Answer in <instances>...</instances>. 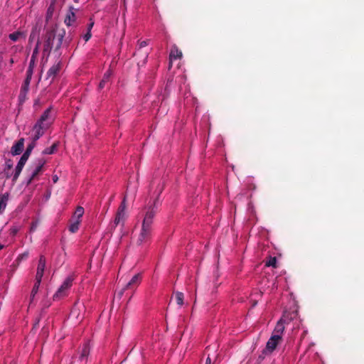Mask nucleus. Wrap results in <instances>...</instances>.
<instances>
[{"instance_id": "f257e3e1", "label": "nucleus", "mask_w": 364, "mask_h": 364, "mask_svg": "<svg viewBox=\"0 0 364 364\" xmlns=\"http://www.w3.org/2000/svg\"><path fill=\"white\" fill-rule=\"evenodd\" d=\"M53 122V117L51 114V109H47L41 115L39 120L34 125L33 131L35 132L33 140L36 141L47 130Z\"/></svg>"}, {"instance_id": "f03ea898", "label": "nucleus", "mask_w": 364, "mask_h": 364, "mask_svg": "<svg viewBox=\"0 0 364 364\" xmlns=\"http://www.w3.org/2000/svg\"><path fill=\"white\" fill-rule=\"evenodd\" d=\"M84 213L83 207L78 205L75 208L70 218V232L75 233L79 230Z\"/></svg>"}, {"instance_id": "7ed1b4c3", "label": "nucleus", "mask_w": 364, "mask_h": 364, "mask_svg": "<svg viewBox=\"0 0 364 364\" xmlns=\"http://www.w3.org/2000/svg\"><path fill=\"white\" fill-rule=\"evenodd\" d=\"M159 208V196L156 198L154 203L147 208L144 220L143 225L152 227L153 219L158 212Z\"/></svg>"}, {"instance_id": "20e7f679", "label": "nucleus", "mask_w": 364, "mask_h": 364, "mask_svg": "<svg viewBox=\"0 0 364 364\" xmlns=\"http://www.w3.org/2000/svg\"><path fill=\"white\" fill-rule=\"evenodd\" d=\"M141 278L139 274H135L131 280L117 294L118 299H121L125 291H131V295L129 296V299H131L133 291L137 288L141 282Z\"/></svg>"}, {"instance_id": "39448f33", "label": "nucleus", "mask_w": 364, "mask_h": 364, "mask_svg": "<svg viewBox=\"0 0 364 364\" xmlns=\"http://www.w3.org/2000/svg\"><path fill=\"white\" fill-rule=\"evenodd\" d=\"M152 228L145 225H141L140 233L136 240L138 245H147L151 239Z\"/></svg>"}, {"instance_id": "423d86ee", "label": "nucleus", "mask_w": 364, "mask_h": 364, "mask_svg": "<svg viewBox=\"0 0 364 364\" xmlns=\"http://www.w3.org/2000/svg\"><path fill=\"white\" fill-rule=\"evenodd\" d=\"M55 38V33L53 30L48 31L46 33L43 38V53L48 55L54 46V41Z\"/></svg>"}, {"instance_id": "0eeeda50", "label": "nucleus", "mask_w": 364, "mask_h": 364, "mask_svg": "<svg viewBox=\"0 0 364 364\" xmlns=\"http://www.w3.org/2000/svg\"><path fill=\"white\" fill-rule=\"evenodd\" d=\"M45 164L46 160L43 158H39L35 161L33 166L31 167V173L28 183H31V181L40 173Z\"/></svg>"}, {"instance_id": "6e6552de", "label": "nucleus", "mask_w": 364, "mask_h": 364, "mask_svg": "<svg viewBox=\"0 0 364 364\" xmlns=\"http://www.w3.org/2000/svg\"><path fill=\"white\" fill-rule=\"evenodd\" d=\"M282 339L279 338L278 336H273L268 340L265 349L263 350V353H272Z\"/></svg>"}, {"instance_id": "1a4fd4ad", "label": "nucleus", "mask_w": 364, "mask_h": 364, "mask_svg": "<svg viewBox=\"0 0 364 364\" xmlns=\"http://www.w3.org/2000/svg\"><path fill=\"white\" fill-rule=\"evenodd\" d=\"M46 268V258L43 256H41L39 258L37 270H36V281L41 282L42 277L44 274V271Z\"/></svg>"}, {"instance_id": "9d476101", "label": "nucleus", "mask_w": 364, "mask_h": 364, "mask_svg": "<svg viewBox=\"0 0 364 364\" xmlns=\"http://www.w3.org/2000/svg\"><path fill=\"white\" fill-rule=\"evenodd\" d=\"M285 329L284 326V321L282 318H281L278 322L277 323V325L273 331L272 335L273 336H278L279 338H282V335L284 333Z\"/></svg>"}, {"instance_id": "9b49d317", "label": "nucleus", "mask_w": 364, "mask_h": 364, "mask_svg": "<svg viewBox=\"0 0 364 364\" xmlns=\"http://www.w3.org/2000/svg\"><path fill=\"white\" fill-rule=\"evenodd\" d=\"M24 146V139L21 138L12 147H11V154L13 155H18L20 154Z\"/></svg>"}, {"instance_id": "f8f14e48", "label": "nucleus", "mask_w": 364, "mask_h": 364, "mask_svg": "<svg viewBox=\"0 0 364 364\" xmlns=\"http://www.w3.org/2000/svg\"><path fill=\"white\" fill-rule=\"evenodd\" d=\"M26 37V33L23 31H16L14 33H10L9 36V38L12 41H17L20 39H25Z\"/></svg>"}, {"instance_id": "ddd939ff", "label": "nucleus", "mask_w": 364, "mask_h": 364, "mask_svg": "<svg viewBox=\"0 0 364 364\" xmlns=\"http://www.w3.org/2000/svg\"><path fill=\"white\" fill-rule=\"evenodd\" d=\"M26 162V161L23 160L21 158L20 159V160L15 168V173L13 177V181H16V179L19 176Z\"/></svg>"}, {"instance_id": "4468645a", "label": "nucleus", "mask_w": 364, "mask_h": 364, "mask_svg": "<svg viewBox=\"0 0 364 364\" xmlns=\"http://www.w3.org/2000/svg\"><path fill=\"white\" fill-rule=\"evenodd\" d=\"M40 31H41L40 27L36 26L35 27L33 28V29L31 32L30 36H29V39H28L29 45L34 41L35 38H38V40H39L38 36L40 34Z\"/></svg>"}, {"instance_id": "2eb2a0df", "label": "nucleus", "mask_w": 364, "mask_h": 364, "mask_svg": "<svg viewBox=\"0 0 364 364\" xmlns=\"http://www.w3.org/2000/svg\"><path fill=\"white\" fill-rule=\"evenodd\" d=\"M31 80V77H26V80L21 87V97H25L26 93L28 92L29 90V85Z\"/></svg>"}, {"instance_id": "dca6fc26", "label": "nucleus", "mask_w": 364, "mask_h": 364, "mask_svg": "<svg viewBox=\"0 0 364 364\" xmlns=\"http://www.w3.org/2000/svg\"><path fill=\"white\" fill-rule=\"evenodd\" d=\"M111 75H112L111 70H108L104 74L103 78L102 79V80L100 81V82L99 84V88L100 89H102V88L105 87V84L109 82Z\"/></svg>"}, {"instance_id": "f3484780", "label": "nucleus", "mask_w": 364, "mask_h": 364, "mask_svg": "<svg viewBox=\"0 0 364 364\" xmlns=\"http://www.w3.org/2000/svg\"><path fill=\"white\" fill-rule=\"evenodd\" d=\"M90 353V346L87 342L85 343L82 347L80 355V359L83 360L84 358H87V356Z\"/></svg>"}, {"instance_id": "a211bd4d", "label": "nucleus", "mask_w": 364, "mask_h": 364, "mask_svg": "<svg viewBox=\"0 0 364 364\" xmlns=\"http://www.w3.org/2000/svg\"><path fill=\"white\" fill-rule=\"evenodd\" d=\"M182 57V52L178 49V48L174 46L172 47L170 53V58L171 59H178Z\"/></svg>"}, {"instance_id": "6ab92c4d", "label": "nucleus", "mask_w": 364, "mask_h": 364, "mask_svg": "<svg viewBox=\"0 0 364 364\" xmlns=\"http://www.w3.org/2000/svg\"><path fill=\"white\" fill-rule=\"evenodd\" d=\"M68 288V279H66L64 281L62 286L60 287V288L58 290V291L55 294L54 297H58V296H61Z\"/></svg>"}, {"instance_id": "aec40b11", "label": "nucleus", "mask_w": 364, "mask_h": 364, "mask_svg": "<svg viewBox=\"0 0 364 364\" xmlns=\"http://www.w3.org/2000/svg\"><path fill=\"white\" fill-rule=\"evenodd\" d=\"M55 2V0H51V3L47 10L46 17L47 21H49V19H50L51 17L53 16V14L54 11Z\"/></svg>"}, {"instance_id": "412c9836", "label": "nucleus", "mask_w": 364, "mask_h": 364, "mask_svg": "<svg viewBox=\"0 0 364 364\" xmlns=\"http://www.w3.org/2000/svg\"><path fill=\"white\" fill-rule=\"evenodd\" d=\"M36 60L31 59L29 66L26 72V77H31L33 73V69L35 66Z\"/></svg>"}, {"instance_id": "4be33fe9", "label": "nucleus", "mask_w": 364, "mask_h": 364, "mask_svg": "<svg viewBox=\"0 0 364 364\" xmlns=\"http://www.w3.org/2000/svg\"><path fill=\"white\" fill-rule=\"evenodd\" d=\"M125 217V213L120 212L117 210L115 218H114V225L117 226L121 221H123Z\"/></svg>"}, {"instance_id": "5701e85b", "label": "nucleus", "mask_w": 364, "mask_h": 364, "mask_svg": "<svg viewBox=\"0 0 364 364\" xmlns=\"http://www.w3.org/2000/svg\"><path fill=\"white\" fill-rule=\"evenodd\" d=\"M8 196L6 195H0V213L4 210L6 206Z\"/></svg>"}, {"instance_id": "b1692460", "label": "nucleus", "mask_w": 364, "mask_h": 364, "mask_svg": "<svg viewBox=\"0 0 364 364\" xmlns=\"http://www.w3.org/2000/svg\"><path fill=\"white\" fill-rule=\"evenodd\" d=\"M183 298H184V296L182 292L177 291L175 294L176 301L177 304L179 305L180 306H181L183 304Z\"/></svg>"}, {"instance_id": "393cba45", "label": "nucleus", "mask_w": 364, "mask_h": 364, "mask_svg": "<svg viewBox=\"0 0 364 364\" xmlns=\"http://www.w3.org/2000/svg\"><path fill=\"white\" fill-rule=\"evenodd\" d=\"M41 282L36 281L32 289L31 293V301H33V298L35 297L36 294H37L39 286H40Z\"/></svg>"}, {"instance_id": "a878e982", "label": "nucleus", "mask_w": 364, "mask_h": 364, "mask_svg": "<svg viewBox=\"0 0 364 364\" xmlns=\"http://www.w3.org/2000/svg\"><path fill=\"white\" fill-rule=\"evenodd\" d=\"M41 41L40 40L37 41L36 45L33 49V54L31 59L36 60L37 56L39 53V46H40Z\"/></svg>"}, {"instance_id": "bb28decb", "label": "nucleus", "mask_w": 364, "mask_h": 364, "mask_svg": "<svg viewBox=\"0 0 364 364\" xmlns=\"http://www.w3.org/2000/svg\"><path fill=\"white\" fill-rule=\"evenodd\" d=\"M58 65H53L52 66L48 72V77H54L55 75H56V73H58Z\"/></svg>"}, {"instance_id": "cd10ccee", "label": "nucleus", "mask_w": 364, "mask_h": 364, "mask_svg": "<svg viewBox=\"0 0 364 364\" xmlns=\"http://www.w3.org/2000/svg\"><path fill=\"white\" fill-rule=\"evenodd\" d=\"M267 267H273L274 268L277 267V258L275 257H269V259L266 262L265 264Z\"/></svg>"}, {"instance_id": "c85d7f7f", "label": "nucleus", "mask_w": 364, "mask_h": 364, "mask_svg": "<svg viewBox=\"0 0 364 364\" xmlns=\"http://www.w3.org/2000/svg\"><path fill=\"white\" fill-rule=\"evenodd\" d=\"M12 168H13V164H12L11 160L6 161L5 171H6V177L7 178H9L10 176L9 171Z\"/></svg>"}, {"instance_id": "c756f323", "label": "nucleus", "mask_w": 364, "mask_h": 364, "mask_svg": "<svg viewBox=\"0 0 364 364\" xmlns=\"http://www.w3.org/2000/svg\"><path fill=\"white\" fill-rule=\"evenodd\" d=\"M57 145L56 144H53L50 147L46 148L43 150V154H52L55 150L56 149Z\"/></svg>"}, {"instance_id": "7c9ffc66", "label": "nucleus", "mask_w": 364, "mask_h": 364, "mask_svg": "<svg viewBox=\"0 0 364 364\" xmlns=\"http://www.w3.org/2000/svg\"><path fill=\"white\" fill-rule=\"evenodd\" d=\"M63 35L61 33H59L58 35L57 41L55 43V48L58 49L60 47L62 42H63Z\"/></svg>"}, {"instance_id": "2f4dec72", "label": "nucleus", "mask_w": 364, "mask_h": 364, "mask_svg": "<svg viewBox=\"0 0 364 364\" xmlns=\"http://www.w3.org/2000/svg\"><path fill=\"white\" fill-rule=\"evenodd\" d=\"M125 200H126V197L124 198V199H123L122 202L121 203L120 205L119 206L117 210H119L120 212L125 213V209H126Z\"/></svg>"}, {"instance_id": "473e14b6", "label": "nucleus", "mask_w": 364, "mask_h": 364, "mask_svg": "<svg viewBox=\"0 0 364 364\" xmlns=\"http://www.w3.org/2000/svg\"><path fill=\"white\" fill-rule=\"evenodd\" d=\"M36 141H34V140L33 139V141L32 143H31L28 146H27V149L26 150V152H28L29 154H31L33 149L36 146Z\"/></svg>"}, {"instance_id": "72a5a7b5", "label": "nucleus", "mask_w": 364, "mask_h": 364, "mask_svg": "<svg viewBox=\"0 0 364 364\" xmlns=\"http://www.w3.org/2000/svg\"><path fill=\"white\" fill-rule=\"evenodd\" d=\"M91 36V32H90V31H87V32L83 36V38L85 41H87L90 39Z\"/></svg>"}, {"instance_id": "f704fd0d", "label": "nucleus", "mask_w": 364, "mask_h": 364, "mask_svg": "<svg viewBox=\"0 0 364 364\" xmlns=\"http://www.w3.org/2000/svg\"><path fill=\"white\" fill-rule=\"evenodd\" d=\"M147 41H142L139 43V46L140 48H144L147 46Z\"/></svg>"}, {"instance_id": "c9c22d12", "label": "nucleus", "mask_w": 364, "mask_h": 364, "mask_svg": "<svg viewBox=\"0 0 364 364\" xmlns=\"http://www.w3.org/2000/svg\"><path fill=\"white\" fill-rule=\"evenodd\" d=\"M29 156L30 154H28V152L25 151L21 158L27 161Z\"/></svg>"}, {"instance_id": "e433bc0d", "label": "nucleus", "mask_w": 364, "mask_h": 364, "mask_svg": "<svg viewBox=\"0 0 364 364\" xmlns=\"http://www.w3.org/2000/svg\"><path fill=\"white\" fill-rule=\"evenodd\" d=\"M29 156L30 154H28V152L25 151L21 158L27 161Z\"/></svg>"}, {"instance_id": "4c0bfd02", "label": "nucleus", "mask_w": 364, "mask_h": 364, "mask_svg": "<svg viewBox=\"0 0 364 364\" xmlns=\"http://www.w3.org/2000/svg\"><path fill=\"white\" fill-rule=\"evenodd\" d=\"M74 16H75L74 13L70 11V17H69L70 22L72 21V18H74Z\"/></svg>"}, {"instance_id": "58836bf2", "label": "nucleus", "mask_w": 364, "mask_h": 364, "mask_svg": "<svg viewBox=\"0 0 364 364\" xmlns=\"http://www.w3.org/2000/svg\"><path fill=\"white\" fill-rule=\"evenodd\" d=\"M93 25H94V23H93V22H92V23H90L88 25L87 30H88V31H90V32H91V29H92V28Z\"/></svg>"}, {"instance_id": "ea45409f", "label": "nucleus", "mask_w": 364, "mask_h": 364, "mask_svg": "<svg viewBox=\"0 0 364 364\" xmlns=\"http://www.w3.org/2000/svg\"><path fill=\"white\" fill-rule=\"evenodd\" d=\"M75 306H76V304H75L73 309H72L71 312H70V314H75Z\"/></svg>"}, {"instance_id": "a19ab883", "label": "nucleus", "mask_w": 364, "mask_h": 364, "mask_svg": "<svg viewBox=\"0 0 364 364\" xmlns=\"http://www.w3.org/2000/svg\"><path fill=\"white\" fill-rule=\"evenodd\" d=\"M210 363H211V360H210V357H208L206 359V361H205V364H210Z\"/></svg>"}, {"instance_id": "79ce46f5", "label": "nucleus", "mask_w": 364, "mask_h": 364, "mask_svg": "<svg viewBox=\"0 0 364 364\" xmlns=\"http://www.w3.org/2000/svg\"><path fill=\"white\" fill-rule=\"evenodd\" d=\"M58 179V176H54L53 177V182H54V183L57 182Z\"/></svg>"}, {"instance_id": "37998d69", "label": "nucleus", "mask_w": 364, "mask_h": 364, "mask_svg": "<svg viewBox=\"0 0 364 364\" xmlns=\"http://www.w3.org/2000/svg\"><path fill=\"white\" fill-rule=\"evenodd\" d=\"M14 63V59H13V58H11V60H10V63H11V64H13Z\"/></svg>"}, {"instance_id": "c03bdc74", "label": "nucleus", "mask_w": 364, "mask_h": 364, "mask_svg": "<svg viewBox=\"0 0 364 364\" xmlns=\"http://www.w3.org/2000/svg\"><path fill=\"white\" fill-rule=\"evenodd\" d=\"M4 245L0 244V250H2L4 248Z\"/></svg>"}, {"instance_id": "a18cd8bd", "label": "nucleus", "mask_w": 364, "mask_h": 364, "mask_svg": "<svg viewBox=\"0 0 364 364\" xmlns=\"http://www.w3.org/2000/svg\"><path fill=\"white\" fill-rule=\"evenodd\" d=\"M36 225H33L31 228L33 230L36 228Z\"/></svg>"}, {"instance_id": "49530a36", "label": "nucleus", "mask_w": 364, "mask_h": 364, "mask_svg": "<svg viewBox=\"0 0 364 364\" xmlns=\"http://www.w3.org/2000/svg\"><path fill=\"white\" fill-rule=\"evenodd\" d=\"M78 316H79V313H77V314H76V318H77V317H78Z\"/></svg>"}, {"instance_id": "de8ad7c7", "label": "nucleus", "mask_w": 364, "mask_h": 364, "mask_svg": "<svg viewBox=\"0 0 364 364\" xmlns=\"http://www.w3.org/2000/svg\"><path fill=\"white\" fill-rule=\"evenodd\" d=\"M16 230H14V233H16Z\"/></svg>"}, {"instance_id": "09e8293b", "label": "nucleus", "mask_w": 364, "mask_h": 364, "mask_svg": "<svg viewBox=\"0 0 364 364\" xmlns=\"http://www.w3.org/2000/svg\"><path fill=\"white\" fill-rule=\"evenodd\" d=\"M74 1H75V2H77V1H78V0H74Z\"/></svg>"}]
</instances>
